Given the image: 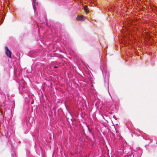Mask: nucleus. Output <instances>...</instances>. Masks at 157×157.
Segmentation results:
<instances>
[{
    "label": "nucleus",
    "mask_w": 157,
    "mask_h": 157,
    "mask_svg": "<svg viewBox=\"0 0 157 157\" xmlns=\"http://www.w3.org/2000/svg\"><path fill=\"white\" fill-rule=\"evenodd\" d=\"M6 50L5 53L6 55L8 56L9 58H11V52L10 50L8 49L7 47H6L5 48Z\"/></svg>",
    "instance_id": "f257e3e1"
},
{
    "label": "nucleus",
    "mask_w": 157,
    "mask_h": 157,
    "mask_svg": "<svg viewBox=\"0 0 157 157\" xmlns=\"http://www.w3.org/2000/svg\"><path fill=\"white\" fill-rule=\"evenodd\" d=\"M76 19L77 20L79 21H83L85 19V17L83 16H78Z\"/></svg>",
    "instance_id": "f03ea898"
},
{
    "label": "nucleus",
    "mask_w": 157,
    "mask_h": 157,
    "mask_svg": "<svg viewBox=\"0 0 157 157\" xmlns=\"http://www.w3.org/2000/svg\"><path fill=\"white\" fill-rule=\"evenodd\" d=\"M84 10L86 12L88 13V10L87 8V7L86 6H85L84 7Z\"/></svg>",
    "instance_id": "7ed1b4c3"
},
{
    "label": "nucleus",
    "mask_w": 157,
    "mask_h": 157,
    "mask_svg": "<svg viewBox=\"0 0 157 157\" xmlns=\"http://www.w3.org/2000/svg\"><path fill=\"white\" fill-rule=\"evenodd\" d=\"M33 2L35 4H36L37 5H38V2H37L36 0H34Z\"/></svg>",
    "instance_id": "20e7f679"
},
{
    "label": "nucleus",
    "mask_w": 157,
    "mask_h": 157,
    "mask_svg": "<svg viewBox=\"0 0 157 157\" xmlns=\"http://www.w3.org/2000/svg\"><path fill=\"white\" fill-rule=\"evenodd\" d=\"M57 67H56V66H55L54 67V68H57Z\"/></svg>",
    "instance_id": "39448f33"
},
{
    "label": "nucleus",
    "mask_w": 157,
    "mask_h": 157,
    "mask_svg": "<svg viewBox=\"0 0 157 157\" xmlns=\"http://www.w3.org/2000/svg\"><path fill=\"white\" fill-rule=\"evenodd\" d=\"M33 103V101H32L31 103H32V104Z\"/></svg>",
    "instance_id": "423d86ee"
}]
</instances>
